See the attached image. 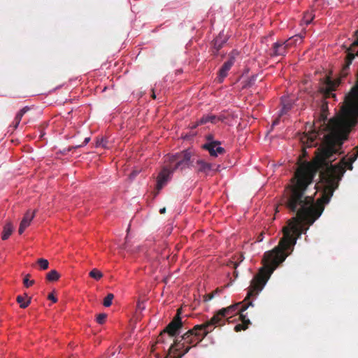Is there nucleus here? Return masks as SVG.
Segmentation results:
<instances>
[{"instance_id": "f257e3e1", "label": "nucleus", "mask_w": 358, "mask_h": 358, "mask_svg": "<svg viewBox=\"0 0 358 358\" xmlns=\"http://www.w3.org/2000/svg\"><path fill=\"white\" fill-rule=\"evenodd\" d=\"M336 149L333 143L317 149L313 162H305L299 165L291 183L285 189L283 202L296 216L288 221L283 227V237L277 247L265 252L264 266L253 278L250 284H266L271 273L291 253L296 240L303 231V225H311L321 215L323 207L315 202L313 195H308V186L313 183L316 173L320 171V185L315 186L317 190L322 188L320 203H328L337 188L345 169H352V163L358 157V148L338 164H332Z\"/></svg>"}, {"instance_id": "f03ea898", "label": "nucleus", "mask_w": 358, "mask_h": 358, "mask_svg": "<svg viewBox=\"0 0 358 358\" xmlns=\"http://www.w3.org/2000/svg\"><path fill=\"white\" fill-rule=\"evenodd\" d=\"M240 303L229 306L220 310L208 322L203 324L196 325L192 329L185 333L180 341L176 340L169 348V354H173V358H181L191 348L200 343L208 333L211 332L215 326H220L224 324L225 320L236 315L238 312H243L248 306H252L250 302L248 306H241Z\"/></svg>"}, {"instance_id": "7ed1b4c3", "label": "nucleus", "mask_w": 358, "mask_h": 358, "mask_svg": "<svg viewBox=\"0 0 358 358\" xmlns=\"http://www.w3.org/2000/svg\"><path fill=\"white\" fill-rule=\"evenodd\" d=\"M357 38L348 49L345 62L340 71V79L345 78L350 73V66L356 55H358V30ZM358 118V87L352 89L346 98V104L342 107L341 113L336 120V126L345 131H350Z\"/></svg>"}, {"instance_id": "20e7f679", "label": "nucleus", "mask_w": 358, "mask_h": 358, "mask_svg": "<svg viewBox=\"0 0 358 358\" xmlns=\"http://www.w3.org/2000/svg\"><path fill=\"white\" fill-rule=\"evenodd\" d=\"M302 38L303 37L301 35H295L287 41H279L274 43L271 50V56H285L287 52V49L292 45H296L298 43H301Z\"/></svg>"}, {"instance_id": "39448f33", "label": "nucleus", "mask_w": 358, "mask_h": 358, "mask_svg": "<svg viewBox=\"0 0 358 358\" xmlns=\"http://www.w3.org/2000/svg\"><path fill=\"white\" fill-rule=\"evenodd\" d=\"M191 155L187 151L177 152L175 155L166 157V161L169 162L168 166L173 172L177 169H184L189 166Z\"/></svg>"}, {"instance_id": "423d86ee", "label": "nucleus", "mask_w": 358, "mask_h": 358, "mask_svg": "<svg viewBox=\"0 0 358 358\" xmlns=\"http://www.w3.org/2000/svg\"><path fill=\"white\" fill-rule=\"evenodd\" d=\"M179 315L180 313L178 312L177 315L173 317V320L169 324L166 328L157 338V348H159L158 345L164 343L165 336H168L169 338L171 341L172 337L174 336L177 334L178 331L182 327V322Z\"/></svg>"}, {"instance_id": "0eeeda50", "label": "nucleus", "mask_w": 358, "mask_h": 358, "mask_svg": "<svg viewBox=\"0 0 358 358\" xmlns=\"http://www.w3.org/2000/svg\"><path fill=\"white\" fill-rule=\"evenodd\" d=\"M173 173V172L171 170V168H169L168 165L164 166L163 169L160 171L157 178V192L155 194V196H157L159 194V191L171 180V175Z\"/></svg>"}, {"instance_id": "6e6552de", "label": "nucleus", "mask_w": 358, "mask_h": 358, "mask_svg": "<svg viewBox=\"0 0 358 358\" xmlns=\"http://www.w3.org/2000/svg\"><path fill=\"white\" fill-rule=\"evenodd\" d=\"M202 148L209 152L210 157H217L220 155L225 152L224 148L221 146L220 141L206 142L203 145Z\"/></svg>"}, {"instance_id": "1a4fd4ad", "label": "nucleus", "mask_w": 358, "mask_h": 358, "mask_svg": "<svg viewBox=\"0 0 358 358\" xmlns=\"http://www.w3.org/2000/svg\"><path fill=\"white\" fill-rule=\"evenodd\" d=\"M340 83L341 80H332L330 77H327L321 87V90L326 96H335L334 92L339 85Z\"/></svg>"}, {"instance_id": "9d476101", "label": "nucleus", "mask_w": 358, "mask_h": 358, "mask_svg": "<svg viewBox=\"0 0 358 358\" xmlns=\"http://www.w3.org/2000/svg\"><path fill=\"white\" fill-rule=\"evenodd\" d=\"M235 62V56L233 55H230L228 59L223 64L220 69L219 70L218 76H217V81L221 83L223 82L224 78L227 76L228 72L234 65Z\"/></svg>"}, {"instance_id": "9b49d317", "label": "nucleus", "mask_w": 358, "mask_h": 358, "mask_svg": "<svg viewBox=\"0 0 358 358\" xmlns=\"http://www.w3.org/2000/svg\"><path fill=\"white\" fill-rule=\"evenodd\" d=\"M35 216V211L27 210L24 214L19 227L18 232L22 234L24 230L30 225L31 220Z\"/></svg>"}, {"instance_id": "f8f14e48", "label": "nucleus", "mask_w": 358, "mask_h": 358, "mask_svg": "<svg viewBox=\"0 0 358 358\" xmlns=\"http://www.w3.org/2000/svg\"><path fill=\"white\" fill-rule=\"evenodd\" d=\"M292 103L287 98L282 99V108L280 110L279 117L273 122V126L277 125L279 123L280 119L292 109Z\"/></svg>"}, {"instance_id": "ddd939ff", "label": "nucleus", "mask_w": 358, "mask_h": 358, "mask_svg": "<svg viewBox=\"0 0 358 358\" xmlns=\"http://www.w3.org/2000/svg\"><path fill=\"white\" fill-rule=\"evenodd\" d=\"M195 168L199 173H203L208 175L212 170L213 164L203 159H198L196 162Z\"/></svg>"}, {"instance_id": "4468645a", "label": "nucleus", "mask_w": 358, "mask_h": 358, "mask_svg": "<svg viewBox=\"0 0 358 358\" xmlns=\"http://www.w3.org/2000/svg\"><path fill=\"white\" fill-rule=\"evenodd\" d=\"M222 116H216L212 114L203 115L197 122V124H203L208 122L215 124L218 121H223Z\"/></svg>"}, {"instance_id": "2eb2a0df", "label": "nucleus", "mask_w": 358, "mask_h": 358, "mask_svg": "<svg viewBox=\"0 0 358 358\" xmlns=\"http://www.w3.org/2000/svg\"><path fill=\"white\" fill-rule=\"evenodd\" d=\"M315 138L316 134L315 133L310 135L306 134L301 138V141L303 144L306 145L308 148H310L316 145L315 143Z\"/></svg>"}, {"instance_id": "dca6fc26", "label": "nucleus", "mask_w": 358, "mask_h": 358, "mask_svg": "<svg viewBox=\"0 0 358 358\" xmlns=\"http://www.w3.org/2000/svg\"><path fill=\"white\" fill-rule=\"evenodd\" d=\"M27 110L28 108L24 107L16 114V116L13 122V126L15 129H16L18 127L22 116Z\"/></svg>"}, {"instance_id": "f3484780", "label": "nucleus", "mask_w": 358, "mask_h": 358, "mask_svg": "<svg viewBox=\"0 0 358 358\" xmlns=\"http://www.w3.org/2000/svg\"><path fill=\"white\" fill-rule=\"evenodd\" d=\"M13 227L10 223H7L3 229L1 238L7 240L13 233Z\"/></svg>"}, {"instance_id": "a211bd4d", "label": "nucleus", "mask_w": 358, "mask_h": 358, "mask_svg": "<svg viewBox=\"0 0 358 358\" xmlns=\"http://www.w3.org/2000/svg\"><path fill=\"white\" fill-rule=\"evenodd\" d=\"M60 278L59 273L56 270H51L46 275V279L48 281H57Z\"/></svg>"}, {"instance_id": "6ab92c4d", "label": "nucleus", "mask_w": 358, "mask_h": 358, "mask_svg": "<svg viewBox=\"0 0 358 358\" xmlns=\"http://www.w3.org/2000/svg\"><path fill=\"white\" fill-rule=\"evenodd\" d=\"M243 323L242 324H238L234 327V330L236 331H239L241 330H245L248 324H250V321L248 320H245V318H243Z\"/></svg>"}, {"instance_id": "aec40b11", "label": "nucleus", "mask_w": 358, "mask_h": 358, "mask_svg": "<svg viewBox=\"0 0 358 358\" xmlns=\"http://www.w3.org/2000/svg\"><path fill=\"white\" fill-rule=\"evenodd\" d=\"M89 275L96 280H99L103 277V273L99 270L94 268L90 272Z\"/></svg>"}, {"instance_id": "412c9836", "label": "nucleus", "mask_w": 358, "mask_h": 358, "mask_svg": "<svg viewBox=\"0 0 358 358\" xmlns=\"http://www.w3.org/2000/svg\"><path fill=\"white\" fill-rule=\"evenodd\" d=\"M17 301L20 304V306L22 308H27L29 306V304L30 303V300L29 299L25 301L24 298L23 296H17Z\"/></svg>"}, {"instance_id": "4be33fe9", "label": "nucleus", "mask_w": 358, "mask_h": 358, "mask_svg": "<svg viewBox=\"0 0 358 358\" xmlns=\"http://www.w3.org/2000/svg\"><path fill=\"white\" fill-rule=\"evenodd\" d=\"M113 294H108L107 296L104 298L103 301V305L105 307H109L112 304V301L113 299Z\"/></svg>"}, {"instance_id": "5701e85b", "label": "nucleus", "mask_w": 358, "mask_h": 358, "mask_svg": "<svg viewBox=\"0 0 358 358\" xmlns=\"http://www.w3.org/2000/svg\"><path fill=\"white\" fill-rule=\"evenodd\" d=\"M38 264L40 266V268L43 270L47 269L49 266L48 261L45 259L42 258L38 260Z\"/></svg>"}, {"instance_id": "b1692460", "label": "nucleus", "mask_w": 358, "mask_h": 358, "mask_svg": "<svg viewBox=\"0 0 358 358\" xmlns=\"http://www.w3.org/2000/svg\"><path fill=\"white\" fill-rule=\"evenodd\" d=\"M313 19V17L310 13H306L303 16V18L302 20L303 24H309Z\"/></svg>"}, {"instance_id": "393cba45", "label": "nucleus", "mask_w": 358, "mask_h": 358, "mask_svg": "<svg viewBox=\"0 0 358 358\" xmlns=\"http://www.w3.org/2000/svg\"><path fill=\"white\" fill-rule=\"evenodd\" d=\"M106 317H107L106 314L100 313L97 315L96 320L97 323L102 324L105 322Z\"/></svg>"}, {"instance_id": "a878e982", "label": "nucleus", "mask_w": 358, "mask_h": 358, "mask_svg": "<svg viewBox=\"0 0 358 358\" xmlns=\"http://www.w3.org/2000/svg\"><path fill=\"white\" fill-rule=\"evenodd\" d=\"M29 275H27L24 278V285L26 287H29L30 286H31L34 283V280H29L28 277Z\"/></svg>"}, {"instance_id": "bb28decb", "label": "nucleus", "mask_w": 358, "mask_h": 358, "mask_svg": "<svg viewBox=\"0 0 358 358\" xmlns=\"http://www.w3.org/2000/svg\"><path fill=\"white\" fill-rule=\"evenodd\" d=\"M214 297V293H209L204 296V301H210Z\"/></svg>"}, {"instance_id": "cd10ccee", "label": "nucleus", "mask_w": 358, "mask_h": 358, "mask_svg": "<svg viewBox=\"0 0 358 358\" xmlns=\"http://www.w3.org/2000/svg\"><path fill=\"white\" fill-rule=\"evenodd\" d=\"M48 299L52 301L53 303H56L57 301V297L54 295L53 293H50L48 296Z\"/></svg>"}, {"instance_id": "c85d7f7f", "label": "nucleus", "mask_w": 358, "mask_h": 358, "mask_svg": "<svg viewBox=\"0 0 358 358\" xmlns=\"http://www.w3.org/2000/svg\"><path fill=\"white\" fill-rule=\"evenodd\" d=\"M137 308L139 310L145 309V304L143 301H138L137 303Z\"/></svg>"}, {"instance_id": "c756f323", "label": "nucleus", "mask_w": 358, "mask_h": 358, "mask_svg": "<svg viewBox=\"0 0 358 358\" xmlns=\"http://www.w3.org/2000/svg\"><path fill=\"white\" fill-rule=\"evenodd\" d=\"M264 239V233H261L257 238V242H261Z\"/></svg>"}, {"instance_id": "7c9ffc66", "label": "nucleus", "mask_w": 358, "mask_h": 358, "mask_svg": "<svg viewBox=\"0 0 358 358\" xmlns=\"http://www.w3.org/2000/svg\"><path fill=\"white\" fill-rule=\"evenodd\" d=\"M222 292V289L217 288L214 292H213L212 293H214V296H215L217 294H220Z\"/></svg>"}, {"instance_id": "2f4dec72", "label": "nucleus", "mask_w": 358, "mask_h": 358, "mask_svg": "<svg viewBox=\"0 0 358 358\" xmlns=\"http://www.w3.org/2000/svg\"><path fill=\"white\" fill-rule=\"evenodd\" d=\"M206 141H207V142L215 141L213 140V136H212V135H208V136H206Z\"/></svg>"}, {"instance_id": "473e14b6", "label": "nucleus", "mask_w": 358, "mask_h": 358, "mask_svg": "<svg viewBox=\"0 0 358 358\" xmlns=\"http://www.w3.org/2000/svg\"><path fill=\"white\" fill-rule=\"evenodd\" d=\"M90 140V138L89 137L85 138L84 140V142H83V145H87L89 143Z\"/></svg>"}, {"instance_id": "72a5a7b5", "label": "nucleus", "mask_w": 358, "mask_h": 358, "mask_svg": "<svg viewBox=\"0 0 358 358\" xmlns=\"http://www.w3.org/2000/svg\"><path fill=\"white\" fill-rule=\"evenodd\" d=\"M103 140H101V142L100 143H97L96 147H99V145L105 146V145L103 143Z\"/></svg>"}, {"instance_id": "f704fd0d", "label": "nucleus", "mask_w": 358, "mask_h": 358, "mask_svg": "<svg viewBox=\"0 0 358 358\" xmlns=\"http://www.w3.org/2000/svg\"><path fill=\"white\" fill-rule=\"evenodd\" d=\"M165 210H166V208H162V209H160V210H159V213H165Z\"/></svg>"}, {"instance_id": "c9c22d12", "label": "nucleus", "mask_w": 358, "mask_h": 358, "mask_svg": "<svg viewBox=\"0 0 358 358\" xmlns=\"http://www.w3.org/2000/svg\"><path fill=\"white\" fill-rule=\"evenodd\" d=\"M152 97L153 99H156V95H155V94L154 91H152Z\"/></svg>"}]
</instances>
